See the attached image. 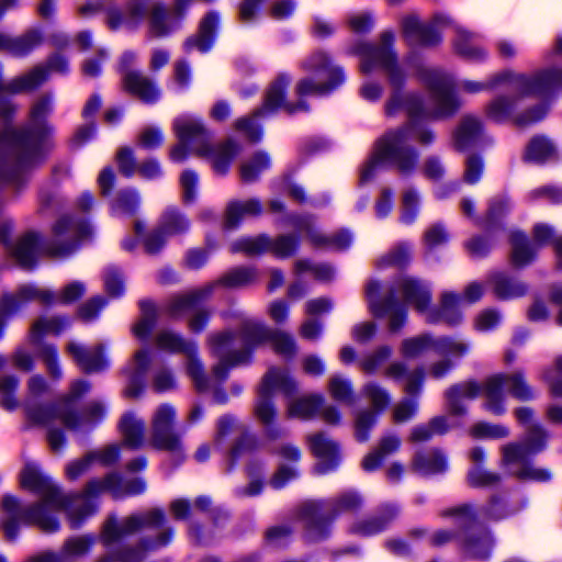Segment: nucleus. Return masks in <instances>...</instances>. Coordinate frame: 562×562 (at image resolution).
Wrapping results in <instances>:
<instances>
[{"instance_id":"1","label":"nucleus","mask_w":562,"mask_h":562,"mask_svg":"<svg viewBox=\"0 0 562 562\" xmlns=\"http://www.w3.org/2000/svg\"><path fill=\"white\" fill-rule=\"evenodd\" d=\"M394 40V33L385 31L381 34L379 44L358 42L348 50L349 54L359 56L362 74L367 75L376 69L385 72L390 86L384 103L385 115L396 117L404 114L408 117L405 124L390 130L379 138L371 157L360 169L361 184L373 181L387 166L402 175H412L419 160V153L412 142L428 146L436 139L434 131L422 121L450 117L461 106L454 91L453 77L441 69L422 66L416 69L418 80L428 92L427 102L417 91L405 89L407 76L393 48Z\"/></svg>"},{"instance_id":"2","label":"nucleus","mask_w":562,"mask_h":562,"mask_svg":"<svg viewBox=\"0 0 562 562\" xmlns=\"http://www.w3.org/2000/svg\"><path fill=\"white\" fill-rule=\"evenodd\" d=\"M21 486L40 496V502L22 508L13 495H4L1 506L5 513L4 533L14 540L19 533V522L36 525L44 532H55L59 521L53 513L66 510L72 528H78L81 520L95 510V505L81 495L66 496L60 488L33 464H26L20 474Z\"/></svg>"},{"instance_id":"3","label":"nucleus","mask_w":562,"mask_h":562,"mask_svg":"<svg viewBox=\"0 0 562 562\" xmlns=\"http://www.w3.org/2000/svg\"><path fill=\"white\" fill-rule=\"evenodd\" d=\"M562 58V37H558L547 59L551 65L537 70L532 76L513 70H504L491 76L486 81L463 80L460 89L469 93L504 88L510 95H497L485 108L486 116L494 122H505L510 117L518 101L535 95L553 99L562 92V67L555 64Z\"/></svg>"},{"instance_id":"4","label":"nucleus","mask_w":562,"mask_h":562,"mask_svg":"<svg viewBox=\"0 0 562 562\" xmlns=\"http://www.w3.org/2000/svg\"><path fill=\"white\" fill-rule=\"evenodd\" d=\"M266 341L271 344L277 353L285 358L296 353L295 341L291 335L271 330L250 318H241L239 334L227 330L211 335L210 349L218 359V363L213 368V375L220 381L226 379L229 368L247 363L254 348Z\"/></svg>"},{"instance_id":"5","label":"nucleus","mask_w":562,"mask_h":562,"mask_svg":"<svg viewBox=\"0 0 562 562\" xmlns=\"http://www.w3.org/2000/svg\"><path fill=\"white\" fill-rule=\"evenodd\" d=\"M379 291L380 283L378 281L370 280L367 283L368 306L374 317H387L391 333H397L405 325L407 318L406 307L396 302L395 295L401 296L406 304L412 305L424 316L430 307L429 304L432 297L430 284L413 277L400 278L385 300L379 299Z\"/></svg>"},{"instance_id":"6","label":"nucleus","mask_w":562,"mask_h":562,"mask_svg":"<svg viewBox=\"0 0 562 562\" xmlns=\"http://www.w3.org/2000/svg\"><path fill=\"white\" fill-rule=\"evenodd\" d=\"M401 24L403 36L411 45H437L441 42V30L451 27L453 49L459 56L473 63L485 61L488 57L487 49L481 45V35L469 32L445 13L435 14L428 24L422 23L416 14H408Z\"/></svg>"},{"instance_id":"7","label":"nucleus","mask_w":562,"mask_h":562,"mask_svg":"<svg viewBox=\"0 0 562 562\" xmlns=\"http://www.w3.org/2000/svg\"><path fill=\"white\" fill-rule=\"evenodd\" d=\"M172 131L178 140L189 144L191 153L206 158L217 175H226L240 147L233 139L212 144V133L204 121L192 113H182L172 121Z\"/></svg>"},{"instance_id":"8","label":"nucleus","mask_w":562,"mask_h":562,"mask_svg":"<svg viewBox=\"0 0 562 562\" xmlns=\"http://www.w3.org/2000/svg\"><path fill=\"white\" fill-rule=\"evenodd\" d=\"M547 431L539 425H530L521 442H512L502 447V464L512 475L521 481L544 482L551 479L547 469L537 468L529 458L546 447Z\"/></svg>"},{"instance_id":"9","label":"nucleus","mask_w":562,"mask_h":562,"mask_svg":"<svg viewBox=\"0 0 562 562\" xmlns=\"http://www.w3.org/2000/svg\"><path fill=\"white\" fill-rule=\"evenodd\" d=\"M291 82V77L286 74L279 75L269 86L263 104L256 110L250 116L238 119L234 126L235 130L241 133L248 140L257 143L262 139L263 131L258 123V119L267 117L278 110H284L288 113H296L306 111L307 105L304 101L292 103L285 100V91Z\"/></svg>"},{"instance_id":"10","label":"nucleus","mask_w":562,"mask_h":562,"mask_svg":"<svg viewBox=\"0 0 562 562\" xmlns=\"http://www.w3.org/2000/svg\"><path fill=\"white\" fill-rule=\"evenodd\" d=\"M295 391L296 382L285 369L271 368L263 375L254 412L256 418L266 427L265 435L268 439L274 440L283 432L281 427L274 424L277 409L272 401L273 395L278 392L291 395Z\"/></svg>"},{"instance_id":"11","label":"nucleus","mask_w":562,"mask_h":562,"mask_svg":"<svg viewBox=\"0 0 562 562\" xmlns=\"http://www.w3.org/2000/svg\"><path fill=\"white\" fill-rule=\"evenodd\" d=\"M302 66L314 78H305L296 85L295 92L300 98L328 94L346 80L342 68L334 65L330 57L322 50L311 54Z\"/></svg>"},{"instance_id":"12","label":"nucleus","mask_w":562,"mask_h":562,"mask_svg":"<svg viewBox=\"0 0 562 562\" xmlns=\"http://www.w3.org/2000/svg\"><path fill=\"white\" fill-rule=\"evenodd\" d=\"M190 229L189 218L176 206L166 207L159 216L157 225L147 229L145 222L136 220L134 223L135 240L124 246H160L172 238L187 234Z\"/></svg>"},{"instance_id":"13","label":"nucleus","mask_w":562,"mask_h":562,"mask_svg":"<svg viewBox=\"0 0 562 562\" xmlns=\"http://www.w3.org/2000/svg\"><path fill=\"white\" fill-rule=\"evenodd\" d=\"M292 231L279 237L276 246H297L312 244L313 246H349L353 243V234L347 228H340L330 236L324 235L310 215H297L290 218Z\"/></svg>"},{"instance_id":"14","label":"nucleus","mask_w":562,"mask_h":562,"mask_svg":"<svg viewBox=\"0 0 562 562\" xmlns=\"http://www.w3.org/2000/svg\"><path fill=\"white\" fill-rule=\"evenodd\" d=\"M504 387H507L508 393L519 401L535 398V391L521 371L490 376L484 383V407L494 415H503L506 411Z\"/></svg>"},{"instance_id":"15","label":"nucleus","mask_w":562,"mask_h":562,"mask_svg":"<svg viewBox=\"0 0 562 562\" xmlns=\"http://www.w3.org/2000/svg\"><path fill=\"white\" fill-rule=\"evenodd\" d=\"M165 513L161 509H151L146 513L131 515L119 521L110 517L104 524L102 540L106 546L120 542L125 537L144 527H157L165 521Z\"/></svg>"},{"instance_id":"16","label":"nucleus","mask_w":562,"mask_h":562,"mask_svg":"<svg viewBox=\"0 0 562 562\" xmlns=\"http://www.w3.org/2000/svg\"><path fill=\"white\" fill-rule=\"evenodd\" d=\"M137 61V54L126 50L120 58V71L122 74L123 86L126 91L137 97L145 103H155L160 98V90L155 82L143 72L132 70V66Z\"/></svg>"},{"instance_id":"17","label":"nucleus","mask_w":562,"mask_h":562,"mask_svg":"<svg viewBox=\"0 0 562 562\" xmlns=\"http://www.w3.org/2000/svg\"><path fill=\"white\" fill-rule=\"evenodd\" d=\"M175 408L164 404L157 408L151 420L150 443L154 448L182 456L180 436L173 429Z\"/></svg>"},{"instance_id":"18","label":"nucleus","mask_w":562,"mask_h":562,"mask_svg":"<svg viewBox=\"0 0 562 562\" xmlns=\"http://www.w3.org/2000/svg\"><path fill=\"white\" fill-rule=\"evenodd\" d=\"M19 5V0H0V20L4 13ZM43 42L42 32L32 29L24 34L12 37L0 31V50H5L15 57H25Z\"/></svg>"},{"instance_id":"19","label":"nucleus","mask_w":562,"mask_h":562,"mask_svg":"<svg viewBox=\"0 0 562 562\" xmlns=\"http://www.w3.org/2000/svg\"><path fill=\"white\" fill-rule=\"evenodd\" d=\"M145 491L146 482L143 479L136 477L130 481H123L119 474L111 473L102 480L90 481L86 486L83 496L93 504L91 498L98 496L102 492H109L113 497L120 498L138 495Z\"/></svg>"},{"instance_id":"20","label":"nucleus","mask_w":562,"mask_h":562,"mask_svg":"<svg viewBox=\"0 0 562 562\" xmlns=\"http://www.w3.org/2000/svg\"><path fill=\"white\" fill-rule=\"evenodd\" d=\"M27 397L24 403L26 418L34 425L48 426L57 419L60 409L56 405H42L37 397L47 391L45 380L40 375L32 376L27 382Z\"/></svg>"},{"instance_id":"21","label":"nucleus","mask_w":562,"mask_h":562,"mask_svg":"<svg viewBox=\"0 0 562 562\" xmlns=\"http://www.w3.org/2000/svg\"><path fill=\"white\" fill-rule=\"evenodd\" d=\"M56 293L49 289L26 284L19 288L15 294H5L1 299V311L5 315L19 311L26 302L38 301L41 304H55Z\"/></svg>"},{"instance_id":"22","label":"nucleus","mask_w":562,"mask_h":562,"mask_svg":"<svg viewBox=\"0 0 562 562\" xmlns=\"http://www.w3.org/2000/svg\"><path fill=\"white\" fill-rule=\"evenodd\" d=\"M308 441L313 454L317 458L315 471L325 474L335 470L340 460L337 442L323 432L310 436Z\"/></svg>"},{"instance_id":"23","label":"nucleus","mask_w":562,"mask_h":562,"mask_svg":"<svg viewBox=\"0 0 562 562\" xmlns=\"http://www.w3.org/2000/svg\"><path fill=\"white\" fill-rule=\"evenodd\" d=\"M105 416V406L98 401L88 403L80 414L74 411H60L57 418L69 430H81L94 427Z\"/></svg>"},{"instance_id":"24","label":"nucleus","mask_w":562,"mask_h":562,"mask_svg":"<svg viewBox=\"0 0 562 562\" xmlns=\"http://www.w3.org/2000/svg\"><path fill=\"white\" fill-rule=\"evenodd\" d=\"M462 301L461 295L451 291H445L440 295L438 307H429L425 316L431 324L445 323L449 326L459 325L462 321V314L459 304Z\"/></svg>"},{"instance_id":"25","label":"nucleus","mask_w":562,"mask_h":562,"mask_svg":"<svg viewBox=\"0 0 562 562\" xmlns=\"http://www.w3.org/2000/svg\"><path fill=\"white\" fill-rule=\"evenodd\" d=\"M362 506V498L356 492H347L335 498L333 502L324 505L308 504L307 508L312 515L319 520H328L337 515L347 512H356Z\"/></svg>"},{"instance_id":"26","label":"nucleus","mask_w":562,"mask_h":562,"mask_svg":"<svg viewBox=\"0 0 562 562\" xmlns=\"http://www.w3.org/2000/svg\"><path fill=\"white\" fill-rule=\"evenodd\" d=\"M67 351L71 355L78 367L87 373H97L109 367L108 360L103 357L101 345L83 347L76 342H69Z\"/></svg>"},{"instance_id":"27","label":"nucleus","mask_w":562,"mask_h":562,"mask_svg":"<svg viewBox=\"0 0 562 562\" xmlns=\"http://www.w3.org/2000/svg\"><path fill=\"white\" fill-rule=\"evenodd\" d=\"M74 255V248H10V257L23 269L33 268L41 257L64 260Z\"/></svg>"},{"instance_id":"28","label":"nucleus","mask_w":562,"mask_h":562,"mask_svg":"<svg viewBox=\"0 0 562 562\" xmlns=\"http://www.w3.org/2000/svg\"><path fill=\"white\" fill-rule=\"evenodd\" d=\"M411 468L412 471L424 476L441 474L448 470V458L438 448L419 450L414 454Z\"/></svg>"},{"instance_id":"29","label":"nucleus","mask_w":562,"mask_h":562,"mask_svg":"<svg viewBox=\"0 0 562 562\" xmlns=\"http://www.w3.org/2000/svg\"><path fill=\"white\" fill-rule=\"evenodd\" d=\"M218 23L220 15L217 12L212 11L207 13L200 23L198 35L191 36L184 42V50L187 53H191L193 50H198L200 53L209 52L215 42Z\"/></svg>"},{"instance_id":"30","label":"nucleus","mask_w":562,"mask_h":562,"mask_svg":"<svg viewBox=\"0 0 562 562\" xmlns=\"http://www.w3.org/2000/svg\"><path fill=\"white\" fill-rule=\"evenodd\" d=\"M263 205L257 198L247 200H232L227 203L224 213V227L235 228L246 217L258 216L262 213Z\"/></svg>"},{"instance_id":"31","label":"nucleus","mask_w":562,"mask_h":562,"mask_svg":"<svg viewBox=\"0 0 562 562\" xmlns=\"http://www.w3.org/2000/svg\"><path fill=\"white\" fill-rule=\"evenodd\" d=\"M398 508L394 504H387L375 516L355 522L350 531L355 535L369 537L383 531L397 516Z\"/></svg>"},{"instance_id":"32","label":"nucleus","mask_w":562,"mask_h":562,"mask_svg":"<svg viewBox=\"0 0 562 562\" xmlns=\"http://www.w3.org/2000/svg\"><path fill=\"white\" fill-rule=\"evenodd\" d=\"M150 364L149 351L140 349L136 351L134 359L126 367L128 373V383L124 390L126 397H137L144 389V376Z\"/></svg>"},{"instance_id":"33","label":"nucleus","mask_w":562,"mask_h":562,"mask_svg":"<svg viewBox=\"0 0 562 562\" xmlns=\"http://www.w3.org/2000/svg\"><path fill=\"white\" fill-rule=\"evenodd\" d=\"M483 134L482 122L473 115L464 116L453 133V146L465 151L479 145Z\"/></svg>"},{"instance_id":"34","label":"nucleus","mask_w":562,"mask_h":562,"mask_svg":"<svg viewBox=\"0 0 562 562\" xmlns=\"http://www.w3.org/2000/svg\"><path fill=\"white\" fill-rule=\"evenodd\" d=\"M487 282L492 285L494 295L504 301L521 297L528 291L525 282L504 272L491 273Z\"/></svg>"},{"instance_id":"35","label":"nucleus","mask_w":562,"mask_h":562,"mask_svg":"<svg viewBox=\"0 0 562 562\" xmlns=\"http://www.w3.org/2000/svg\"><path fill=\"white\" fill-rule=\"evenodd\" d=\"M383 375L392 380H398L405 376L404 391L409 395H418L422 391L425 372L423 368H416L407 372V367L404 362L394 361L385 367Z\"/></svg>"},{"instance_id":"36","label":"nucleus","mask_w":562,"mask_h":562,"mask_svg":"<svg viewBox=\"0 0 562 562\" xmlns=\"http://www.w3.org/2000/svg\"><path fill=\"white\" fill-rule=\"evenodd\" d=\"M214 292V285H203L188 293L172 296L167 305L168 313L178 317L194 307L199 302L209 299Z\"/></svg>"},{"instance_id":"37","label":"nucleus","mask_w":562,"mask_h":562,"mask_svg":"<svg viewBox=\"0 0 562 562\" xmlns=\"http://www.w3.org/2000/svg\"><path fill=\"white\" fill-rule=\"evenodd\" d=\"M484 387L481 389L475 382L469 381L450 387L447 393L449 411L452 415H464L467 407L465 401L475 398Z\"/></svg>"},{"instance_id":"38","label":"nucleus","mask_w":562,"mask_h":562,"mask_svg":"<svg viewBox=\"0 0 562 562\" xmlns=\"http://www.w3.org/2000/svg\"><path fill=\"white\" fill-rule=\"evenodd\" d=\"M325 398L321 394L304 395L291 400L286 406V416L289 418L311 419L323 406Z\"/></svg>"},{"instance_id":"39","label":"nucleus","mask_w":562,"mask_h":562,"mask_svg":"<svg viewBox=\"0 0 562 562\" xmlns=\"http://www.w3.org/2000/svg\"><path fill=\"white\" fill-rule=\"evenodd\" d=\"M120 429L123 436V445L132 449L143 447L145 441V424L133 413L123 415Z\"/></svg>"},{"instance_id":"40","label":"nucleus","mask_w":562,"mask_h":562,"mask_svg":"<svg viewBox=\"0 0 562 562\" xmlns=\"http://www.w3.org/2000/svg\"><path fill=\"white\" fill-rule=\"evenodd\" d=\"M557 158L553 143L543 136L533 137L526 147L524 159L532 164H546Z\"/></svg>"},{"instance_id":"41","label":"nucleus","mask_w":562,"mask_h":562,"mask_svg":"<svg viewBox=\"0 0 562 562\" xmlns=\"http://www.w3.org/2000/svg\"><path fill=\"white\" fill-rule=\"evenodd\" d=\"M271 157L266 150H257L245 159L239 167L240 178L244 182H254L260 175L271 167Z\"/></svg>"},{"instance_id":"42","label":"nucleus","mask_w":562,"mask_h":562,"mask_svg":"<svg viewBox=\"0 0 562 562\" xmlns=\"http://www.w3.org/2000/svg\"><path fill=\"white\" fill-rule=\"evenodd\" d=\"M54 234L58 237H71L76 243L91 241L93 228L89 223H75L69 217L59 218L54 225Z\"/></svg>"},{"instance_id":"43","label":"nucleus","mask_w":562,"mask_h":562,"mask_svg":"<svg viewBox=\"0 0 562 562\" xmlns=\"http://www.w3.org/2000/svg\"><path fill=\"white\" fill-rule=\"evenodd\" d=\"M237 430L240 435L238 442L233 447L231 451V457L236 458L244 449L251 448L255 445V439L252 436L245 434L244 427L239 426L235 423V419L228 416H224L218 420L217 431H216V440H221L227 434L233 430Z\"/></svg>"},{"instance_id":"44","label":"nucleus","mask_w":562,"mask_h":562,"mask_svg":"<svg viewBox=\"0 0 562 562\" xmlns=\"http://www.w3.org/2000/svg\"><path fill=\"white\" fill-rule=\"evenodd\" d=\"M140 206V196L135 189L120 190L111 203L115 216H133Z\"/></svg>"},{"instance_id":"45","label":"nucleus","mask_w":562,"mask_h":562,"mask_svg":"<svg viewBox=\"0 0 562 562\" xmlns=\"http://www.w3.org/2000/svg\"><path fill=\"white\" fill-rule=\"evenodd\" d=\"M257 278L256 271L250 268H237L223 274L218 280L207 283L217 288L239 289L252 283Z\"/></svg>"},{"instance_id":"46","label":"nucleus","mask_w":562,"mask_h":562,"mask_svg":"<svg viewBox=\"0 0 562 562\" xmlns=\"http://www.w3.org/2000/svg\"><path fill=\"white\" fill-rule=\"evenodd\" d=\"M448 422L445 416L434 417L429 423L415 426L409 436L414 443L430 440L435 435H442L448 430Z\"/></svg>"},{"instance_id":"47","label":"nucleus","mask_w":562,"mask_h":562,"mask_svg":"<svg viewBox=\"0 0 562 562\" xmlns=\"http://www.w3.org/2000/svg\"><path fill=\"white\" fill-rule=\"evenodd\" d=\"M156 345L158 348L175 353H191L194 342L186 340L179 334L171 330H161L156 336Z\"/></svg>"},{"instance_id":"48","label":"nucleus","mask_w":562,"mask_h":562,"mask_svg":"<svg viewBox=\"0 0 562 562\" xmlns=\"http://www.w3.org/2000/svg\"><path fill=\"white\" fill-rule=\"evenodd\" d=\"M93 537L80 536L68 539L61 550L56 552L60 557V562H71L85 555L93 543Z\"/></svg>"},{"instance_id":"49","label":"nucleus","mask_w":562,"mask_h":562,"mask_svg":"<svg viewBox=\"0 0 562 562\" xmlns=\"http://www.w3.org/2000/svg\"><path fill=\"white\" fill-rule=\"evenodd\" d=\"M392 355V347L386 345L379 346L360 359L359 367L364 373L373 374L385 364Z\"/></svg>"},{"instance_id":"50","label":"nucleus","mask_w":562,"mask_h":562,"mask_svg":"<svg viewBox=\"0 0 562 562\" xmlns=\"http://www.w3.org/2000/svg\"><path fill=\"white\" fill-rule=\"evenodd\" d=\"M492 541L486 532H471L463 539L464 552L473 559H485L490 555Z\"/></svg>"},{"instance_id":"51","label":"nucleus","mask_w":562,"mask_h":562,"mask_svg":"<svg viewBox=\"0 0 562 562\" xmlns=\"http://www.w3.org/2000/svg\"><path fill=\"white\" fill-rule=\"evenodd\" d=\"M435 337L428 334L404 339L400 351L404 358L414 359L427 350H434Z\"/></svg>"},{"instance_id":"52","label":"nucleus","mask_w":562,"mask_h":562,"mask_svg":"<svg viewBox=\"0 0 562 562\" xmlns=\"http://www.w3.org/2000/svg\"><path fill=\"white\" fill-rule=\"evenodd\" d=\"M420 207V195L413 189H406L402 194L400 221L403 224H413L419 213Z\"/></svg>"},{"instance_id":"53","label":"nucleus","mask_w":562,"mask_h":562,"mask_svg":"<svg viewBox=\"0 0 562 562\" xmlns=\"http://www.w3.org/2000/svg\"><path fill=\"white\" fill-rule=\"evenodd\" d=\"M142 311L140 319L134 325L133 333L137 338L145 339L148 337L156 324V308L153 302L140 301Z\"/></svg>"},{"instance_id":"54","label":"nucleus","mask_w":562,"mask_h":562,"mask_svg":"<svg viewBox=\"0 0 562 562\" xmlns=\"http://www.w3.org/2000/svg\"><path fill=\"white\" fill-rule=\"evenodd\" d=\"M361 393L371 403L375 412L384 411L391 403L389 391L376 382L366 383Z\"/></svg>"},{"instance_id":"55","label":"nucleus","mask_w":562,"mask_h":562,"mask_svg":"<svg viewBox=\"0 0 562 562\" xmlns=\"http://www.w3.org/2000/svg\"><path fill=\"white\" fill-rule=\"evenodd\" d=\"M187 357V372L192 379L198 391L203 392L209 389V379L205 375L203 364L198 358L196 346L193 347L191 353H186Z\"/></svg>"},{"instance_id":"56","label":"nucleus","mask_w":562,"mask_h":562,"mask_svg":"<svg viewBox=\"0 0 562 562\" xmlns=\"http://www.w3.org/2000/svg\"><path fill=\"white\" fill-rule=\"evenodd\" d=\"M328 392L337 402L353 404L355 395L351 382L340 375H334L328 380Z\"/></svg>"},{"instance_id":"57","label":"nucleus","mask_w":562,"mask_h":562,"mask_svg":"<svg viewBox=\"0 0 562 562\" xmlns=\"http://www.w3.org/2000/svg\"><path fill=\"white\" fill-rule=\"evenodd\" d=\"M68 324L66 318L60 317L40 318L32 327L31 339L35 342L42 335H58Z\"/></svg>"},{"instance_id":"58","label":"nucleus","mask_w":562,"mask_h":562,"mask_svg":"<svg viewBox=\"0 0 562 562\" xmlns=\"http://www.w3.org/2000/svg\"><path fill=\"white\" fill-rule=\"evenodd\" d=\"M434 351L441 356L459 358L469 351V345L463 340L449 337L435 338Z\"/></svg>"},{"instance_id":"59","label":"nucleus","mask_w":562,"mask_h":562,"mask_svg":"<svg viewBox=\"0 0 562 562\" xmlns=\"http://www.w3.org/2000/svg\"><path fill=\"white\" fill-rule=\"evenodd\" d=\"M294 270L297 274L311 273L315 279L321 281H328L333 279L335 274L330 266L314 263L310 260H297L294 265Z\"/></svg>"},{"instance_id":"60","label":"nucleus","mask_w":562,"mask_h":562,"mask_svg":"<svg viewBox=\"0 0 562 562\" xmlns=\"http://www.w3.org/2000/svg\"><path fill=\"white\" fill-rule=\"evenodd\" d=\"M19 380L13 375H4L0 378L1 405L9 411L18 407V401L14 392L18 389Z\"/></svg>"},{"instance_id":"61","label":"nucleus","mask_w":562,"mask_h":562,"mask_svg":"<svg viewBox=\"0 0 562 562\" xmlns=\"http://www.w3.org/2000/svg\"><path fill=\"white\" fill-rule=\"evenodd\" d=\"M199 176L191 169L184 170L180 176V188L184 203H192L198 196Z\"/></svg>"},{"instance_id":"62","label":"nucleus","mask_w":562,"mask_h":562,"mask_svg":"<svg viewBox=\"0 0 562 562\" xmlns=\"http://www.w3.org/2000/svg\"><path fill=\"white\" fill-rule=\"evenodd\" d=\"M475 438L501 439L509 436V429L499 424L477 423L471 429Z\"/></svg>"},{"instance_id":"63","label":"nucleus","mask_w":562,"mask_h":562,"mask_svg":"<svg viewBox=\"0 0 562 562\" xmlns=\"http://www.w3.org/2000/svg\"><path fill=\"white\" fill-rule=\"evenodd\" d=\"M468 479L473 486H493L499 483L501 476L495 472H491L482 465H474L468 474Z\"/></svg>"},{"instance_id":"64","label":"nucleus","mask_w":562,"mask_h":562,"mask_svg":"<svg viewBox=\"0 0 562 562\" xmlns=\"http://www.w3.org/2000/svg\"><path fill=\"white\" fill-rule=\"evenodd\" d=\"M164 139L165 136L162 130L158 126L150 125L144 127L139 132L137 142L142 148L153 150L160 147Z\"/></svg>"}]
</instances>
